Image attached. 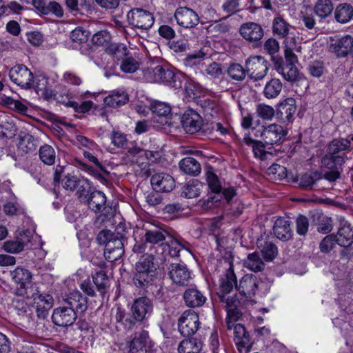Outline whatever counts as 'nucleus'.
I'll return each instance as SVG.
<instances>
[{
	"label": "nucleus",
	"mask_w": 353,
	"mask_h": 353,
	"mask_svg": "<svg viewBox=\"0 0 353 353\" xmlns=\"http://www.w3.org/2000/svg\"><path fill=\"white\" fill-rule=\"evenodd\" d=\"M143 239L145 243L158 244L165 240L166 236L169 237L168 245L170 248L169 254L172 257H176L182 249L189 250L190 243L181 238L174 237L168 232L161 228L152 227L145 228Z\"/></svg>",
	"instance_id": "nucleus-1"
},
{
	"label": "nucleus",
	"mask_w": 353,
	"mask_h": 353,
	"mask_svg": "<svg viewBox=\"0 0 353 353\" xmlns=\"http://www.w3.org/2000/svg\"><path fill=\"white\" fill-rule=\"evenodd\" d=\"M348 139H334L327 145L326 154L321 159V164L325 168H341L347 159L345 151L350 148Z\"/></svg>",
	"instance_id": "nucleus-2"
},
{
	"label": "nucleus",
	"mask_w": 353,
	"mask_h": 353,
	"mask_svg": "<svg viewBox=\"0 0 353 353\" xmlns=\"http://www.w3.org/2000/svg\"><path fill=\"white\" fill-rule=\"evenodd\" d=\"M151 254L143 255L135 265L133 282L139 288H147L152 281L155 268Z\"/></svg>",
	"instance_id": "nucleus-3"
},
{
	"label": "nucleus",
	"mask_w": 353,
	"mask_h": 353,
	"mask_svg": "<svg viewBox=\"0 0 353 353\" xmlns=\"http://www.w3.org/2000/svg\"><path fill=\"white\" fill-rule=\"evenodd\" d=\"M97 240L100 244L105 245L104 254L108 261H115L123 256V243L111 231H101L97 236Z\"/></svg>",
	"instance_id": "nucleus-4"
},
{
	"label": "nucleus",
	"mask_w": 353,
	"mask_h": 353,
	"mask_svg": "<svg viewBox=\"0 0 353 353\" xmlns=\"http://www.w3.org/2000/svg\"><path fill=\"white\" fill-rule=\"evenodd\" d=\"M10 276L12 281L17 285V294L30 297L28 287L32 283V272L25 268L19 266L10 272Z\"/></svg>",
	"instance_id": "nucleus-5"
},
{
	"label": "nucleus",
	"mask_w": 353,
	"mask_h": 353,
	"mask_svg": "<svg viewBox=\"0 0 353 353\" xmlns=\"http://www.w3.org/2000/svg\"><path fill=\"white\" fill-rule=\"evenodd\" d=\"M199 317L192 310L185 311L178 321L179 331L184 337H190L196 334L199 328Z\"/></svg>",
	"instance_id": "nucleus-6"
},
{
	"label": "nucleus",
	"mask_w": 353,
	"mask_h": 353,
	"mask_svg": "<svg viewBox=\"0 0 353 353\" xmlns=\"http://www.w3.org/2000/svg\"><path fill=\"white\" fill-rule=\"evenodd\" d=\"M10 80L23 88H31L34 82V75L30 70L23 64L13 66L9 72Z\"/></svg>",
	"instance_id": "nucleus-7"
},
{
	"label": "nucleus",
	"mask_w": 353,
	"mask_h": 353,
	"mask_svg": "<svg viewBox=\"0 0 353 353\" xmlns=\"http://www.w3.org/2000/svg\"><path fill=\"white\" fill-rule=\"evenodd\" d=\"M246 71L254 81L263 79L268 71V62L261 56L250 57L245 61Z\"/></svg>",
	"instance_id": "nucleus-8"
},
{
	"label": "nucleus",
	"mask_w": 353,
	"mask_h": 353,
	"mask_svg": "<svg viewBox=\"0 0 353 353\" xmlns=\"http://www.w3.org/2000/svg\"><path fill=\"white\" fill-rule=\"evenodd\" d=\"M127 18L131 26L142 30L150 28L154 21L152 13L141 8L132 9L128 12Z\"/></svg>",
	"instance_id": "nucleus-9"
},
{
	"label": "nucleus",
	"mask_w": 353,
	"mask_h": 353,
	"mask_svg": "<svg viewBox=\"0 0 353 353\" xmlns=\"http://www.w3.org/2000/svg\"><path fill=\"white\" fill-rule=\"evenodd\" d=\"M329 50L337 57H353V37L347 34L340 38L330 37Z\"/></svg>",
	"instance_id": "nucleus-10"
},
{
	"label": "nucleus",
	"mask_w": 353,
	"mask_h": 353,
	"mask_svg": "<svg viewBox=\"0 0 353 353\" xmlns=\"http://www.w3.org/2000/svg\"><path fill=\"white\" fill-rule=\"evenodd\" d=\"M111 50L113 51L114 57L121 59L120 69L125 73H134L139 68V63L132 57H125L128 54V50L123 45L112 46Z\"/></svg>",
	"instance_id": "nucleus-11"
},
{
	"label": "nucleus",
	"mask_w": 353,
	"mask_h": 353,
	"mask_svg": "<svg viewBox=\"0 0 353 353\" xmlns=\"http://www.w3.org/2000/svg\"><path fill=\"white\" fill-rule=\"evenodd\" d=\"M77 315L72 308L63 305L54 310L52 320L58 326L68 327L74 323Z\"/></svg>",
	"instance_id": "nucleus-12"
},
{
	"label": "nucleus",
	"mask_w": 353,
	"mask_h": 353,
	"mask_svg": "<svg viewBox=\"0 0 353 353\" xmlns=\"http://www.w3.org/2000/svg\"><path fill=\"white\" fill-rule=\"evenodd\" d=\"M174 18L177 23L185 28H192L199 24V17L192 9L180 7L174 12Z\"/></svg>",
	"instance_id": "nucleus-13"
},
{
	"label": "nucleus",
	"mask_w": 353,
	"mask_h": 353,
	"mask_svg": "<svg viewBox=\"0 0 353 353\" xmlns=\"http://www.w3.org/2000/svg\"><path fill=\"white\" fill-rule=\"evenodd\" d=\"M30 239L28 230L19 232L14 239L5 241L2 248L6 252L18 254L23 250L25 245L30 241Z\"/></svg>",
	"instance_id": "nucleus-14"
},
{
	"label": "nucleus",
	"mask_w": 353,
	"mask_h": 353,
	"mask_svg": "<svg viewBox=\"0 0 353 353\" xmlns=\"http://www.w3.org/2000/svg\"><path fill=\"white\" fill-rule=\"evenodd\" d=\"M234 341L240 353H248L250 351L252 343L250 334L240 323L234 326Z\"/></svg>",
	"instance_id": "nucleus-15"
},
{
	"label": "nucleus",
	"mask_w": 353,
	"mask_h": 353,
	"mask_svg": "<svg viewBox=\"0 0 353 353\" xmlns=\"http://www.w3.org/2000/svg\"><path fill=\"white\" fill-rule=\"evenodd\" d=\"M181 123L186 132L194 134L201 129L203 119L197 112L192 110H188L183 114Z\"/></svg>",
	"instance_id": "nucleus-16"
},
{
	"label": "nucleus",
	"mask_w": 353,
	"mask_h": 353,
	"mask_svg": "<svg viewBox=\"0 0 353 353\" xmlns=\"http://www.w3.org/2000/svg\"><path fill=\"white\" fill-rule=\"evenodd\" d=\"M261 135L265 145H272L281 140L285 132L281 125L274 123L265 127Z\"/></svg>",
	"instance_id": "nucleus-17"
},
{
	"label": "nucleus",
	"mask_w": 353,
	"mask_h": 353,
	"mask_svg": "<svg viewBox=\"0 0 353 353\" xmlns=\"http://www.w3.org/2000/svg\"><path fill=\"white\" fill-rule=\"evenodd\" d=\"M168 274L173 283L179 285H185L190 279V272L186 265L172 263L168 268Z\"/></svg>",
	"instance_id": "nucleus-18"
},
{
	"label": "nucleus",
	"mask_w": 353,
	"mask_h": 353,
	"mask_svg": "<svg viewBox=\"0 0 353 353\" xmlns=\"http://www.w3.org/2000/svg\"><path fill=\"white\" fill-rule=\"evenodd\" d=\"M239 32L241 37L249 42L259 41L263 37V29L259 24L254 22L242 24Z\"/></svg>",
	"instance_id": "nucleus-19"
},
{
	"label": "nucleus",
	"mask_w": 353,
	"mask_h": 353,
	"mask_svg": "<svg viewBox=\"0 0 353 353\" xmlns=\"http://www.w3.org/2000/svg\"><path fill=\"white\" fill-rule=\"evenodd\" d=\"M174 180L166 173H157L151 177V185L156 192H168L174 187Z\"/></svg>",
	"instance_id": "nucleus-20"
},
{
	"label": "nucleus",
	"mask_w": 353,
	"mask_h": 353,
	"mask_svg": "<svg viewBox=\"0 0 353 353\" xmlns=\"http://www.w3.org/2000/svg\"><path fill=\"white\" fill-rule=\"evenodd\" d=\"M65 306L72 308L76 314H82L88 308L87 299L79 291L70 292L64 299Z\"/></svg>",
	"instance_id": "nucleus-21"
},
{
	"label": "nucleus",
	"mask_w": 353,
	"mask_h": 353,
	"mask_svg": "<svg viewBox=\"0 0 353 353\" xmlns=\"http://www.w3.org/2000/svg\"><path fill=\"white\" fill-rule=\"evenodd\" d=\"M152 305L149 299L141 297L132 303L131 311L133 317L138 321H143L152 312Z\"/></svg>",
	"instance_id": "nucleus-22"
},
{
	"label": "nucleus",
	"mask_w": 353,
	"mask_h": 353,
	"mask_svg": "<svg viewBox=\"0 0 353 353\" xmlns=\"http://www.w3.org/2000/svg\"><path fill=\"white\" fill-rule=\"evenodd\" d=\"M32 5L35 9L41 14L48 15L52 13L57 17L63 15V10L56 1H46V0H32Z\"/></svg>",
	"instance_id": "nucleus-23"
},
{
	"label": "nucleus",
	"mask_w": 353,
	"mask_h": 353,
	"mask_svg": "<svg viewBox=\"0 0 353 353\" xmlns=\"http://www.w3.org/2000/svg\"><path fill=\"white\" fill-rule=\"evenodd\" d=\"M259 280L255 275L245 274L240 280L238 290L246 297H252L258 290Z\"/></svg>",
	"instance_id": "nucleus-24"
},
{
	"label": "nucleus",
	"mask_w": 353,
	"mask_h": 353,
	"mask_svg": "<svg viewBox=\"0 0 353 353\" xmlns=\"http://www.w3.org/2000/svg\"><path fill=\"white\" fill-rule=\"evenodd\" d=\"M335 237L340 246H350L353 243V227L347 221H341Z\"/></svg>",
	"instance_id": "nucleus-25"
},
{
	"label": "nucleus",
	"mask_w": 353,
	"mask_h": 353,
	"mask_svg": "<svg viewBox=\"0 0 353 353\" xmlns=\"http://www.w3.org/2000/svg\"><path fill=\"white\" fill-rule=\"evenodd\" d=\"M220 292L218 294H226L230 293L234 286L236 285V278L234 272L233 265L229 263V268L220 279Z\"/></svg>",
	"instance_id": "nucleus-26"
},
{
	"label": "nucleus",
	"mask_w": 353,
	"mask_h": 353,
	"mask_svg": "<svg viewBox=\"0 0 353 353\" xmlns=\"http://www.w3.org/2000/svg\"><path fill=\"white\" fill-rule=\"evenodd\" d=\"M183 299L185 305L189 307L202 306L205 301V296L196 288H189L183 294Z\"/></svg>",
	"instance_id": "nucleus-27"
},
{
	"label": "nucleus",
	"mask_w": 353,
	"mask_h": 353,
	"mask_svg": "<svg viewBox=\"0 0 353 353\" xmlns=\"http://www.w3.org/2000/svg\"><path fill=\"white\" fill-rule=\"evenodd\" d=\"M273 231L276 238L282 241H288L292 237L290 222L282 217H279L274 222Z\"/></svg>",
	"instance_id": "nucleus-28"
},
{
	"label": "nucleus",
	"mask_w": 353,
	"mask_h": 353,
	"mask_svg": "<svg viewBox=\"0 0 353 353\" xmlns=\"http://www.w3.org/2000/svg\"><path fill=\"white\" fill-rule=\"evenodd\" d=\"M296 111V101L293 98H287L281 101L277 108V114L282 119L290 121Z\"/></svg>",
	"instance_id": "nucleus-29"
},
{
	"label": "nucleus",
	"mask_w": 353,
	"mask_h": 353,
	"mask_svg": "<svg viewBox=\"0 0 353 353\" xmlns=\"http://www.w3.org/2000/svg\"><path fill=\"white\" fill-rule=\"evenodd\" d=\"M334 18L340 23H348L353 18V6L347 3H339L334 10Z\"/></svg>",
	"instance_id": "nucleus-30"
},
{
	"label": "nucleus",
	"mask_w": 353,
	"mask_h": 353,
	"mask_svg": "<svg viewBox=\"0 0 353 353\" xmlns=\"http://www.w3.org/2000/svg\"><path fill=\"white\" fill-rule=\"evenodd\" d=\"M85 201L87 202L90 209L95 212H99L105 209L106 197L102 192L94 191L90 193Z\"/></svg>",
	"instance_id": "nucleus-31"
},
{
	"label": "nucleus",
	"mask_w": 353,
	"mask_h": 353,
	"mask_svg": "<svg viewBox=\"0 0 353 353\" xmlns=\"http://www.w3.org/2000/svg\"><path fill=\"white\" fill-rule=\"evenodd\" d=\"M179 168L185 174L196 176L201 172V165L192 157H185L179 162Z\"/></svg>",
	"instance_id": "nucleus-32"
},
{
	"label": "nucleus",
	"mask_w": 353,
	"mask_h": 353,
	"mask_svg": "<svg viewBox=\"0 0 353 353\" xmlns=\"http://www.w3.org/2000/svg\"><path fill=\"white\" fill-rule=\"evenodd\" d=\"M149 338L147 331H142L135 336L130 345V353H147L146 342Z\"/></svg>",
	"instance_id": "nucleus-33"
},
{
	"label": "nucleus",
	"mask_w": 353,
	"mask_h": 353,
	"mask_svg": "<svg viewBox=\"0 0 353 353\" xmlns=\"http://www.w3.org/2000/svg\"><path fill=\"white\" fill-rule=\"evenodd\" d=\"M202 348V343L196 338L183 340L179 345V353H199Z\"/></svg>",
	"instance_id": "nucleus-34"
},
{
	"label": "nucleus",
	"mask_w": 353,
	"mask_h": 353,
	"mask_svg": "<svg viewBox=\"0 0 353 353\" xmlns=\"http://www.w3.org/2000/svg\"><path fill=\"white\" fill-rule=\"evenodd\" d=\"M283 88V84L279 79H272L264 87L263 94L266 99H271L277 97Z\"/></svg>",
	"instance_id": "nucleus-35"
},
{
	"label": "nucleus",
	"mask_w": 353,
	"mask_h": 353,
	"mask_svg": "<svg viewBox=\"0 0 353 353\" xmlns=\"http://www.w3.org/2000/svg\"><path fill=\"white\" fill-rule=\"evenodd\" d=\"M129 100L125 92H114L105 97L103 102L106 106L117 108L125 104Z\"/></svg>",
	"instance_id": "nucleus-36"
},
{
	"label": "nucleus",
	"mask_w": 353,
	"mask_h": 353,
	"mask_svg": "<svg viewBox=\"0 0 353 353\" xmlns=\"http://www.w3.org/2000/svg\"><path fill=\"white\" fill-rule=\"evenodd\" d=\"M154 81L164 83H171L174 81V73L172 70L158 65L152 70Z\"/></svg>",
	"instance_id": "nucleus-37"
},
{
	"label": "nucleus",
	"mask_w": 353,
	"mask_h": 353,
	"mask_svg": "<svg viewBox=\"0 0 353 353\" xmlns=\"http://www.w3.org/2000/svg\"><path fill=\"white\" fill-rule=\"evenodd\" d=\"M243 265L246 268L256 272L263 270L265 267V263L258 252L249 254L244 260Z\"/></svg>",
	"instance_id": "nucleus-38"
},
{
	"label": "nucleus",
	"mask_w": 353,
	"mask_h": 353,
	"mask_svg": "<svg viewBox=\"0 0 353 353\" xmlns=\"http://www.w3.org/2000/svg\"><path fill=\"white\" fill-rule=\"evenodd\" d=\"M291 29H292V27L283 18L276 17L274 19L272 30L274 34H276L281 38H284L291 34Z\"/></svg>",
	"instance_id": "nucleus-39"
},
{
	"label": "nucleus",
	"mask_w": 353,
	"mask_h": 353,
	"mask_svg": "<svg viewBox=\"0 0 353 353\" xmlns=\"http://www.w3.org/2000/svg\"><path fill=\"white\" fill-rule=\"evenodd\" d=\"M333 3L330 0H318L314 7L315 14L321 18H326L333 11Z\"/></svg>",
	"instance_id": "nucleus-40"
},
{
	"label": "nucleus",
	"mask_w": 353,
	"mask_h": 353,
	"mask_svg": "<svg viewBox=\"0 0 353 353\" xmlns=\"http://www.w3.org/2000/svg\"><path fill=\"white\" fill-rule=\"evenodd\" d=\"M202 184L196 179L189 181L184 187L182 195L188 199H192L199 196Z\"/></svg>",
	"instance_id": "nucleus-41"
},
{
	"label": "nucleus",
	"mask_w": 353,
	"mask_h": 353,
	"mask_svg": "<svg viewBox=\"0 0 353 353\" xmlns=\"http://www.w3.org/2000/svg\"><path fill=\"white\" fill-rule=\"evenodd\" d=\"M92 279L98 291L103 294L109 286V279L103 270L97 272L92 275Z\"/></svg>",
	"instance_id": "nucleus-42"
},
{
	"label": "nucleus",
	"mask_w": 353,
	"mask_h": 353,
	"mask_svg": "<svg viewBox=\"0 0 353 353\" xmlns=\"http://www.w3.org/2000/svg\"><path fill=\"white\" fill-rule=\"evenodd\" d=\"M323 175L319 172L305 173L301 175L299 179V185L305 189H311L316 181L321 179Z\"/></svg>",
	"instance_id": "nucleus-43"
},
{
	"label": "nucleus",
	"mask_w": 353,
	"mask_h": 353,
	"mask_svg": "<svg viewBox=\"0 0 353 353\" xmlns=\"http://www.w3.org/2000/svg\"><path fill=\"white\" fill-rule=\"evenodd\" d=\"M39 157L43 163L51 165L55 162L56 152L52 146L44 145L39 149Z\"/></svg>",
	"instance_id": "nucleus-44"
},
{
	"label": "nucleus",
	"mask_w": 353,
	"mask_h": 353,
	"mask_svg": "<svg viewBox=\"0 0 353 353\" xmlns=\"http://www.w3.org/2000/svg\"><path fill=\"white\" fill-rule=\"evenodd\" d=\"M206 55L207 53L203 49H201L199 51L189 54L184 59V63L187 67L190 68L200 65Z\"/></svg>",
	"instance_id": "nucleus-45"
},
{
	"label": "nucleus",
	"mask_w": 353,
	"mask_h": 353,
	"mask_svg": "<svg viewBox=\"0 0 353 353\" xmlns=\"http://www.w3.org/2000/svg\"><path fill=\"white\" fill-rule=\"evenodd\" d=\"M228 74L233 80L242 81L248 72L241 64L232 63L228 68Z\"/></svg>",
	"instance_id": "nucleus-46"
},
{
	"label": "nucleus",
	"mask_w": 353,
	"mask_h": 353,
	"mask_svg": "<svg viewBox=\"0 0 353 353\" xmlns=\"http://www.w3.org/2000/svg\"><path fill=\"white\" fill-rule=\"evenodd\" d=\"M206 181L209 188L214 193H219L221 191V185L220 181L212 169H209L205 172Z\"/></svg>",
	"instance_id": "nucleus-47"
},
{
	"label": "nucleus",
	"mask_w": 353,
	"mask_h": 353,
	"mask_svg": "<svg viewBox=\"0 0 353 353\" xmlns=\"http://www.w3.org/2000/svg\"><path fill=\"white\" fill-rule=\"evenodd\" d=\"M337 244L336 239L334 234L325 236L319 244L320 250L323 253L332 251Z\"/></svg>",
	"instance_id": "nucleus-48"
},
{
	"label": "nucleus",
	"mask_w": 353,
	"mask_h": 353,
	"mask_svg": "<svg viewBox=\"0 0 353 353\" xmlns=\"http://www.w3.org/2000/svg\"><path fill=\"white\" fill-rule=\"evenodd\" d=\"M36 304H39L42 306H46L47 309H51L54 304L53 297L48 294H35L32 293L30 295Z\"/></svg>",
	"instance_id": "nucleus-49"
},
{
	"label": "nucleus",
	"mask_w": 353,
	"mask_h": 353,
	"mask_svg": "<svg viewBox=\"0 0 353 353\" xmlns=\"http://www.w3.org/2000/svg\"><path fill=\"white\" fill-rule=\"evenodd\" d=\"M281 74L288 81H294L298 77V69L296 65L285 64L281 68Z\"/></svg>",
	"instance_id": "nucleus-50"
},
{
	"label": "nucleus",
	"mask_w": 353,
	"mask_h": 353,
	"mask_svg": "<svg viewBox=\"0 0 353 353\" xmlns=\"http://www.w3.org/2000/svg\"><path fill=\"white\" fill-rule=\"evenodd\" d=\"M90 183L87 179L82 178L80 180L75 190L81 201H85L86 200L90 191Z\"/></svg>",
	"instance_id": "nucleus-51"
},
{
	"label": "nucleus",
	"mask_w": 353,
	"mask_h": 353,
	"mask_svg": "<svg viewBox=\"0 0 353 353\" xmlns=\"http://www.w3.org/2000/svg\"><path fill=\"white\" fill-rule=\"evenodd\" d=\"M257 115L263 120H270L274 117V109L268 105L261 103L256 106Z\"/></svg>",
	"instance_id": "nucleus-52"
},
{
	"label": "nucleus",
	"mask_w": 353,
	"mask_h": 353,
	"mask_svg": "<svg viewBox=\"0 0 353 353\" xmlns=\"http://www.w3.org/2000/svg\"><path fill=\"white\" fill-rule=\"evenodd\" d=\"M150 110L154 114L162 117L168 115L171 112L170 106L161 101L153 102L150 105Z\"/></svg>",
	"instance_id": "nucleus-53"
},
{
	"label": "nucleus",
	"mask_w": 353,
	"mask_h": 353,
	"mask_svg": "<svg viewBox=\"0 0 353 353\" xmlns=\"http://www.w3.org/2000/svg\"><path fill=\"white\" fill-rule=\"evenodd\" d=\"M111 143L117 148H123L128 143L126 135L120 132L113 130L110 135Z\"/></svg>",
	"instance_id": "nucleus-54"
},
{
	"label": "nucleus",
	"mask_w": 353,
	"mask_h": 353,
	"mask_svg": "<svg viewBox=\"0 0 353 353\" xmlns=\"http://www.w3.org/2000/svg\"><path fill=\"white\" fill-rule=\"evenodd\" d=\"M18 147L26 153L33 152L36 150L34 138L31 135L24 136L21 139Z\"/></svg>",
	"instance_id": "nucleus-55"
},
{
	"label": "nucleus",
	"mask_w": 353,
	"mask_h": 353,
	"mask_svg": "<svg viewBox=\"0 0 353 353\" xmlns=\"http://www.w3.org/2000/svg\"><path fill=\"white\" fill-rule=\"evenodd\" d=\"M261 253L265 261H270L276 256L277 248L272 242L267 241L264 243L261 249Z\"/></svg>",
	"instance_id": "nucleus-56"
},
{
	"label": "nucleus",
	"mask_w": 353,
	"mask_h": 353,
	"mask_svg": "<svg viewBox=\"0 0 353 353\" xmlns=\"http://www.w3.org/2000/svg\"><path fill=\"white\" fill-rule=\"evenodd\" d=\"M89 33L81 27H77L70 32V39L77 43H84L88 41Z\"/></svg>",
	"instance_id": "nucleus-57"
},
{
	"label": "nucleus",
	"mask_w": 353,
	"mask_h": 353,
	"mask_svg": "<svg viewBox=\"0 0 353 353\" xmlns=\"http://www.w3.org/2000/svg\"><path fill=\"white\" fill-rule=\"evenodd\" d=\"M81 179L75 175L68 174L62 179V186L66 190L74 191Z\"/></svg>",
	"instance_id": "nucleus-58"
},
{
	"label": "nucleus",
	"mask_w": 353,
	"mask_h": 353,
	"mask_svg": "<svg viewBox=\"0 0 353 353\" xmlns=\"http://www.w3.org/2000/svg\"><path fill=\"white\" fill-rule=\"evenodd\" d=\"M307 70L310 75L319 78L323 74L325 66L322 61H314L308 65Z\"/></svg>",
	"instance_id": "nucleus-59"
},
{
	"label": "nucleus",
	"mask_w": 353,
	"mask_h": 353,
	"mask_svg": "<svg viewBox=\"0 0 353 353\" xmlns=\"http://www.w3.org/2000/svg\"><path fill=\"white\" fill-rule=\"evenodd\" d=\"M66 105L73 108L75 112L79 113H86L93 107V102L91 101H84L80 105H79L76 101H69Z\"/></svg>",
	"instance_id": "nucleus-60"
},
{
	"label": "nucleus",
	"mask_w": 353,
	"mask_h": 353,
	"mask_svg": "<svg viewBox=\"0 0 353 353\" xmlns=\"http://www.w3.org/2000/svg\"><path fill=\"white\" fill-rule=\"evenodd\" d=\"M110 35L106 30H100L95 33L92 37L93 44L96 46H104L109 42Z\"/></svg>",
	"instance_id": "nucleus-61"
},
{
	"label": "nucleus",
	"mask_w": 353,
	"mask_h": 353,
	"mask_svg": "<svg viewBox=\"0 0 353 353\" xmlns=\"http://www.w3.org/2000/svg\"><path fill=\"white\" fill-rule=\"evenodd\" d=\"M296 228L299 235H305L309 228L308 219L303 215H299L296 220Z\"/></svg>",
	"instance_id": "nucleus-62"
},
{
	"label": "nucleus",
	"mask_w": 353,
	"mask_h": 353,
	"mask_svg": "<svg viewBox=\"0 0 353 353\" xmlns=\"http://www.w3.org/2000/svg\"><path fill=\"white\" fill-rule=\"evenodd\" d=\"M330 170L328 172H326L323 178L328 181L329 182H334L339 179L341 178V172L343 170V167L341 168H327Z\"/></svg>",
	"instance_id": "nucleus-63"
},
{
	"label": "nucleus",
	"mask_w": 353,
	"mask_h": 353,
	"mask_svg": "<svg viewBox=\"0 0 353 353\" xmlns=\"http://www.w3.org/2000/svg\"><path fill=\"white\" fill-rule=\"evenodd\" d=\"M265 50L270 54V55H273L279 52V43L275 39H268L263 45Z\"/></svg>",
	"instance_id": "nucleus-64"
}]
</instances>
